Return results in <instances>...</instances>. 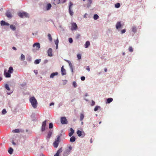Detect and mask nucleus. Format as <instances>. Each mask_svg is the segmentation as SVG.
Returning a JSON list of instances; mask_svg holds the SVG:
<instances>
[{"mask_svg": "<svg viewBox=\"0 0 156 156\" xmlns=\"http://www.w3.org/2000/svg\"><path fill=\"white\" fill-rule=\"evenodd\" d=\"M29 101L32 106L34 108H36L37 106V102L34 97H31L30 98Z\"/></svg>", "mask_w": 156, "mask_h": 156, "instance_id": "f257e3e1", "label": "nucleus"}, {"mask_svg": "<svg viewBox=\"0 0 156 156\" xmlns=\"http://www.w3.org/2000/svg\"><path fill=\"white\" fill-rule=\"evenodd\" d=\"M18 15L21 18L28 17V13L26 12H19L18 13Z\"/></svg>", "mask_w": 156, "mask_h": 156, "instance_id": "f03ea898", "label": "nucleus"}, {"mask_svg": "<svg viewBox=\"0 0 156 156\" xmlns=\"http://www.w3.org/2000/svg\"><path fill=\"white\" fill-rule=\"evenodd\" d=\"M59 143V136H58L57 139L53 143V145L55 147L57 148L58 147V144Z\"/></svg>", "mask_w": 156, "mask_h": 156, "instance_id": "7ed1b4c3", "label": "nucleus"}, {"mask_svg": "<svg viewBox=\"0 0 156 156\" xmlns=\"http://www.w3.org/2000/svg\"><path fill=\"white\" fill-rule=\"evenodd\" d=\"M73 5V3L70 2L69 5V12L70 15L71 16H73V12L71 10V8H72Z\"/></svg>", "mask_w": 156, "mask_h": 156, "instance_id": "20e7f679", "label": "nucleus"}, {"mask_svg": "<svg viewBox=\"0 0 156 156\" xmlns=\"http://www.w3.org/2000/svg\"><path fill=\"white\" fill-rule=\"evenodd\" d=\"M61 122L62 124H67L68 123L67 120L65 117H62L61 118Z\"/></svg>", "mask_w": 156, "mask_h": 156, "instance_id": "39448f33", "label": "nucleus"}, {"mask_svg": "<svg viewBox=\"0 0 156 156\" xmlns=\"http://www.w3.org/2000/svg\"><path fill=\"white\" fill-rule=\"evenodd\" d=\"M34 48H36V50H38L40 48V44L39 43H35L33 45Z\"/></svg>", "mask_w": 156, "mask_h": 156, "instance_id": "423d86ee", "label": "nucleus"}, {"mask_svg": "<svg viewBox=\"0 0 156 156\" xmlns=\"http://www.w3.org/2000/svg\"><path fill=\"white\" fill-rule=\"evenodd\" d=\"M77 29V26L76 23H72L71 29L72 30H76Z\"/></svg>", "mask_w": 156, "mask_h": 156, "instance_id": "0eeeda50", "label": "nucleus"}, {"mask_svg": "<svg viewBox=\"0 0 156 156\" xmlns=\"http://www.w3.org/2000/svg\"><path fill=\"white\" fill-rule=\"evenodd\" d=\"M76 133L79 136H82V137H83L85 136V134L84 132H83V134H82V132L81 131L78 130L77 131Z\"/></svg>", "mask_w": 156, "mask_h": 156, "instance_id": "6e6552de", "label": "nucleus"}, {"mask_svg": "<svg viewBox=\"0 0 156 156\" xmlns=\"http://www.w3.org/2000/svg\"><path fill=\"white\" fill-rule=\"evenodd\" d=\"M46 120H45L42 123L41 128V131H44L45 130V126H46Z\"/></svg>", "mask_w": 156, "mask_h": 156, "instance_id": "1a4fd4ad", "label": "nucleus"}, {"mask_svg": "<svg viewBox=\"0 0 156 156\" xmlns=\"http://www.w3.org/2000/svg\"><path fill=\"white\" fill-rule=\"evenodd\" d=\"M61 72L62 75H65L66 74V70L64 68L63 66H62L61 68Z\"/></svg>", "mask_w": 156, "mask_h": 156, "instance_id": "9d476101", "label": "nucleus"}, {"mask_svg": "<svg viewBox=\"0 0 156 156\" xmlns=\"http://www.w3.org/2000/svg\"><path fill=\"white\" fill-rule=\"evenodd\" d=\"M6 70H5L4 71V74L5 77H11L10 73H9L6 72Z\"/></svg>", "mask_w": 156, "mask_h": 156, "instance_id": "9b49d317", "label": "nucleus"}, {"mask_svg": "<svg viewBox=\"0 0 156 156\" xmlns=\"http://www.w3.org/2000/svg\"><path fill=\"white\" fill-rule=\"evenodd\" d=\"M52 49L49 48L48 51V55L49 56L51 57L52 56Z\"/></svg>", "mask_w": 156, "mask_h": 156, "instance_id": "f8f14e48", "label": "nucleus"}, {"mask_svg": "<svg viewBox=\"0 0 156 156\" xmlns=\"http://www.w3.org/2000/svg\"><path fill=\"white\" fill-rule=\"evenodd\" d=\"M122 26V25L121 24L120 22H117L116 25V27L117 29H118L119 28H120Z\"/></svg>", "mask_w": 156, "mask_h": 156, "instance_id": "ddd939ff", "label": "nucleus"}, {"mask_svg": "<svg viewBox=\"0 0 156 156\" xmlns=\"http://www.w3.org/2000/svg\"><path fill=\"white\" fill-rule=\"evenodd\" d=\"M66 62H68V63L69 64V66H70V69H71V72H73V65L71 62L68 60H66Z\"/></svg>", "mask_w": 156, "mask_h": 156, "instance_id": "4468645a", "label": "nucleus"}, {"mask_svg": "<svg viewBox=\"0 0 156 156\" xmlns=\"http://www.w3.org/2000/svg\"><path fill=\"white\" fill-rule=\"evenodd\" d=\"M87 6L89 8L90 6L92 3V0H87Z\"/></svg>", "mask_w": 156, "mask_h": 156, "instance_id": "2eb2a0df", "label": "nucleus"}, {"mask_svg": "<svg viewBox=\"0 0 156 156\" xmlns=\"http://www.w3.org/2000/svg\"><path fill=\"white\" fill-rule=\"evenodd\" d=\"M20 132H24V130H20L19 129H16L14 130H12V132L13 133H19Z\"/></svg>", "mask_w": 156, "mask_h": 156, "instance_id": "dca6fc26", "label": "nucleus"}, {"mask_svg": "<svg viewBox=\"0 0 156 156\" xmlns=\"http://www.w3.org/2000/svg\"><path fill=\"white\" fill-rule=\"evenodd\" d=\"M58 73L57 72L53 73H52L50 76V77L51 78H52L54 77V76H56L58 75Z\"/></svg>", "mask_w": 156, "mask_h": 156, "instance_id": "f3484780", "label": "nucleus"}, {"mask_svg": "<svg viewBox=\"0 0 156 156\" xmlns=\"http://www.w3.org/2000/svg\"><path fill=\"white\" fill-rule=\"evenodd\" d=\"M6 16L9 18H10L12 17V15L11 13L9 12H7L6 13Z\"/></svg>", "mask_w": 156, "mask_h": 156, "instance_id": "a211bd4d", "label": "nucleus"}, {"mask_svg": "<svg viewBox=\"0 0 156 156\" xmlns=\"http://www.w3.org/2000/svg\"><path fill=\"white\" fill-rule=\"evenodd\" d=\"M25 59V56L23 54H21L20 60L21 61H24Z\"/></svg>", "mask_w": 156, "mask_h": 156, "instance_id": "6ab92c4d", "label": "nucleus"}, {"mask_svg": "<svg viewBox=\"0 0 156 156\" xmlns=\"http://www.w3.org/2000/svg\"><path fill=\"white\" fill-rule=\"evenodd\" d=\"M136 30H137V29H136V27H135V26H133L132 27V30L133 32L134 33L136 32Z\"/></svg>", "mask_w": 156, "mask_h": 156, "instance_id": "aec40b11", "label": "nucleus"}, {"mask_svg": "<svg viewBox=\"0 0 156 156\" xmlns=\"http://www.w3.org/2000/svg\"><path fill=\"white\" fill-rule=\"evenodd\" d=\"M51 7V4L50 3H48L47 5L46 6V9L47 10H48L50 9Z\"/></svg>", "mask_w": 156, "mask_h": 156, "instance_id": "412c9836", "label": "nucleus"}, {"mask_svg": "<svg viewBox=\"0 0 156 156\" xmlns=\"http://www.w3.org/2000/svg\"><path fill=\"white\" fill-rule=\"evenodd\" d=\"M90 42L89 41H87L86 42L85 44V47L86 48H87L90 45Z\"/></svg>", "mask_w": 156, "mask_h": 156, "instance_id": "4be33fe9", "label": "nucleus"}, {"mask_svg": "<svg viewBox=\"0 0 156 156\" xmlns=\"http://www.w3.org/2000/svg\"><path fill=\"white\" fill-rule=\"evenodd\" d=\"M70 131L71 132L69 133V136H71L73 135L74 132V131L73 130V129L72 128L70 129Z\"/></svg>", "mask_w": 156, "mask_h": 156, "instance_id": "5701e85b", "label": "nucleus"}, {"mask_svg": "<svg viewBox=\"0 0 156 156\" xmlns=\"http://www.w3.org/2000/svg\"><path fill=\"white\" fill-rule=\"evenodd\" d=\"M113 101V99L112 98H109L107 99V102H106L107 103H109Z\"/></svg>", "mask_w": 156, "mask_h": 156, "instance_id": "b1692460", "label": "nucleus"}, {"mask_svg": "<svg viewBox=\"0 0 156 156\" xmlns=\"http://www.w3.org/2000/svg\"><path fill=\"white\" fill-rule=\"evenodd\" d=\"M10 28L13 30H15L16 29L15 26L13 25H11Z\"/></svg>", "mask_w": 156, "mask_h": 156, "instance_id": "393cba45", "label": "nucleus"}, {"mask_svg": "<svg viewBox=\"0 0 156 156\" xmlns=\"http://www.w3.org/2000/svg\"><path fill=\"white\" fill-rule=\"evenodd\" d=\"M75 138L74 136H72L70 138V141L71 142H73L75 141Z\"/></svg>", "mask_w": 156, "mask_h": 156, "instance_id": "a878e982", "label": "nucleus"}, {"mask_svg": "<svg viewBox=\"0 0 156 156\" xmlns=\"http://www.w3.org/2000/svg\"><path fill=\"white\" fill-rule=\"evenodd\" d=\"M13 71V69L12 67H10L8 71V72L10 74L12 73Z\"/></svg>", "mask_w": 156, "mask_h": 156, "instance_id": "bb28decb", "label": "nucleus"}, {"mask_svg": "<svg viewBox=\"0 0 156 156\" xmlns=\"http://www.w3.org/2000/svg\"><path fill=\"white\" fill-rule=\"evenodd\" d=\"M13 152V149H12V148L10 147L8 150L9 153V154H11Z\"/></svg>", "mask_w": 156, "mask_h": 156, "instance_id": "cd10ccee", "label": "nucleus"}, {"mask_svg": "<svg viewBox=\"0 0 156 156\" xmlns=\"http://www.w3.org/2000/svg\"><path fill=\"white\" fill-rule=\"evenodd\" d=\"M84 117V115L83 114L81 113L80 115V121H82Z\"/></svg>", "mask_w": 156, "mask_h": 156, "instance_id": "c85d7f7f", "label": "nucleus"}, {"mask_svg": "<svg viewBox=\"0 0 156 156\" xmlns=\"http://www.w3.org/2000/svg\"><path fill=\"white\" fill-rule=\"evenodd\" d=\"M41 61V59H36L34 63L35 64H39L40 62Z\"/></svg>", "mask_w": 156, "mask_h": 156, "instance_id": "c756f323", "label": "nucleus"}, {"mask_svg": "<svg viewBox=\"0 0 156 156\" xmlns=\"http://www.w3.org/2000/svg\"><path fill=\"white\" fill-rule=\"evenodd\" d=\"M99 18V16L97 14H95L94 16V19L96 20L98 19Z\"/></svg>", "mask_w": 156, "mask_h": 156, "instance_id": "7c9ffc66", "label": "nucleus"}, {"mask_svg": "<svg viewBox=\"0 0 156 156\" xmlns=\"http://www.w3.org/2000/svg\"><path fill=\"white\" fill-rule=\"evenodd\" d=\"M48 39H49V41H52V37H51V35L50 34H48Z\"/></svg>", "mask_w": 156, "mask_h": 156, "instance_id": "2f4dec72", "label": "nucleus"}, {"mask_svg": "<svg viewBox=\"0 0 156 156\" xmlns=\"http://www.w3.org/2000/svg\"><path fill=\"white\" fill-rule=\"evenodd\" d=\"M52 131H50L48 133L47 137L48 138H49L51 136V134H52Z\"/></svg>", "mask_w": 156, "mask_h": 156, "instance_id": "473e14b6", "label": "nucleus"}, {"mask_svg": "<svg viewBox=\"0 0 156 156\" xmlns=\"http://www.w3.org/2000/svg\"><path fill=\"white\" fill-rule=\"evenodd\" d=\"M120 4L118 3L115 5V7L116 8H119L120 7Z\"/></svg>", "mask_w": 156, "mask_h": 156, "instance_id": "72a5a7b5", "label": "nucleus"}, {"mask_svg": "<svg viewBox=\"0 0 156 156\" xmlns=\"http://www.w3.org/2000/svg\"><path fill=\"white\" fill-rule=\"evenodd\" d=\"M100 108H101L100 106H96L95 107V108H94V111H96Z\"/></svg>", "mask_w": 156, "mask_h": 156, "instance_id": "f704fd0d", "label": "nucleus"}, {"mask_svg": "<svg viewBox=\"0 0 156 156\" xmlns=\"http://www.w3.org/2000/svg\"><path fill=\"white\" fill-rule=\"evenodd\" d=\"M62 151V148H59L57 151V153H58L59 154H60L61 153Z\"/></svg>", "mask_w": 156, "mask_h": 156, "instance_id": "c9c22d12", "label": "nucleus"}, {"mask_svg": "<svg viewBox=\"0 0 156 156\" xmlns=\"http://www.w3.org/2000/svg\"><path fill=\"white\" fill-rule=\"evenodd\" d=\"M5 22L3 20L1 21V26L5 25Z\"/></svg>", "mask_w": 156, "mask_h": 156, "instance_id": "e433bc0d", "label": "nucleus"}, {"mask_svg": "<svg viewBox=\"0 0 156 156\" xmlns=\"http://www.w3.org/2000/svg\"><path fill=\"white\" fill-rule=\"evenodd\" d=\"M5 88L8 90H10V88L9 85L7 84H6L5 85Z\"/></svg>", "mask_w": 156, "mask_h": 156, "instance_id": "4c0bfd02", "label": "nucleus"}, {"mask_svg": "<svg viewBox=\"0 0 156 156\" xmlns=\"http://www.w3.org/2000/svg\"><path fill=\"white\" fill-rule=\"evenodd\" d=\"M54 3H55L57 4H58L60 2V0H54Z\"/></svg>", "mask_w": 156, "mask_h": 156, "instance_id": "58836bf2", "label": "nucleus"}, {"mask_svg": "<svg viewBox=\"0 0 156 156\" xmlns=\"http://www.w3.org/2000/svg\"><path fill=\"white\" fill-rule=\"evenodd\" d=\"M6 111L5 109H3L2 112V113L3 115H4L6 113Z\"/></svg>", "mask_w": 156, "mask_h": 156, "instance_id": "ea45409f", "label": "nucleus"}, {"mask_svg": "<svg viewBox=\"0 0 156 156\" xmlns=\"http://www.w3.org/2000/svg\"><path fill=\"white\" fill-rule=\"evenodd\" d=\"M53 127V125L52 123H50L49 124V128L50 129L52 128Z\"/></svg>", "mask_w": 156, "mask_h": 156, "instance_id": "a19ab883", "label": "nucleus"}, {"mask_svg": "<svg viewBox=\"0 0 156 156\" xmlns=\"http://www.w3.org/2000/svg\"><path fill=\"white\" fill-rule=\"evenodd\" d=\"M129 51L130 52H132L133 51V49L132 47H129Z\"/></svg>", "mask_w": 156, "mask_h": 156, "instance_id": "79ce46f5", "label": "nucleus"}, {"mask_svg": "<svg viewBox=\"0 0 156 156\" xmlns=\"http://www.w3.org/2000/svg\"><path fill=\"white\" fill-rule=\"evenodd\" d=\"M73 85L74 87H76L77 86V84L76 82H73Z\"/></svg>", "mask_w": 156, "mask_h": 156, "instance_id": "37998d69", "label": "nucleus"}, {"mask_svg": "<svg viewBox=\"0 0 156 156\" xmlns=\"http://www.w3.org/2000/svg\"><path fill=\"white\" fill-rule=\"evenodd\" d=\"M69 41L70 43H71L73 42V39L71 38H70L69 39Z\"/></svg>", "mask_w": 156, "mask_h": 156, "instance_id": "c03bdc74", "label": "nucleus"}, {"mask_svg": "<svg viewBox=\"0 0 156 156\" xmlns=\"http://www.w3.org/2000/svg\"><path fill=\"white\" fill-rule=\"evenodd\" d=\"M77 57L78 59H80L81 58V55L80 54H78L77 55Z\"/></svg>", "mask_w": 156, "mask_h": 156, "instance_id": "a18cd8bd", "label": "nucleus"}, {"mask_svg": "<svg viewBox=\"0 0 156 156\" xmlns=\"http://www.w3.org/2000/svg\"><path fill=\"white\" fill-rule=\"evenodd\" d=\"M125 32H126V29H125L122 30L121 31V33L122 34L124 33Z\"/></svg>", "mask_w": 156, "mask_h": 156, "instance_id": "49530a36", "label": "nucleus"}, {"mask_svg": "<svg viewBox=\"0 0 156 156\" xmlns=\"http://www.w3.org/2000/svg\"><path fill=\"white\" fill-rule=\"evenodd\" d=\"M55 44L56 45L58 44V39H57L55 41Z\"/></svg>", "mask_w": 156, "mask_h": 156, "instance_id": "de8ad7c7", "label": "nucleus"}, {"mask_svg": "<svg viewBox=\"0 0 156 156\" xmlns=\"http://www.w3.org/2000/svg\"><path fill=\"white\" fill-rule=\"evenodd\" d=\"M85 78L84 76H82L81 77V79L83 81L85 80Z\"/></svg>", "mask_w": 156, "mask_h": 156, "instance_id": "09e8293b", "label": "nucleus"}, {"mask_svg": "<svg viewBox=\"0 0 156 156\" xmlns=\"http://www.w3.org/2000/svg\"><path fill=\"white\" fill-rule=\"evenodd\" d=\"M94 105H95V102L94 101L92 100V102H91V106H93Z\"/></svg>", "mask_w": 156, "mask_h": 156, "instance_id": "8fccbe9b", "label": "nucleus"}, {"mask_svg": "<svg viewBox=\"0 0 156 156\" xmlns=\"http://www.w3.org/2000/svg\"><path fill=\"white\" fill-rule=\"evenodd\" d=\"M80 34H77V35H76V38L78 39L79 38H80Z\"/></svg>", "mask_w": 156, "mask_h": 156, "instance_id": "3c124183", "label": "nucleus"}, {"mask_svg": "<svg viewBox=\"0 0 156 156\" xmlns=\"http://www.w3.org/2000/svg\"><path fill=\"white\" fill-rule=\"evenodd\" d=\"M86 69L88 71H90V69L89 66H87Z\"/></svg>", "mask_w": 156, "mask_h": 156, "instance_id": "603ef678", "label": "nucleus"}, {"mask_svg": "<svg viewBox=\"0 0 156 156\" xmlns=\"http://www.w3.org/2000/svg\"><path fill=\"white\" fill-rule=\"evenodd\" d=\"M59 154L58 153H56V154H55L54 156H59Z\"/></svg>", "mask_w": 156, "mask_h": 156, "instance_id": "864d4df0", "label": "nucleus"}, {"mask_svg": "<svg viewBox=\"0 0 156 156\" xmlns=\"http://www.w3.org/2000/svg\"><path fill=\"white\" fill-rule=\"evenodd\" d=\"M72 147L71 146L69 147V151H71V150H72Z\"/></svg>", "mask_w": 156, "mask_h": 156, "instance_id": "5fc2aeb1", "label": "nucleus"}, {"mask_svg": "<svg viewBox=\"0 0 156 156\" xmlns=\"http://www.w3.org/2000/svg\"><path fill=\"white\" fill-rule=\"evenodd\" d=\"M54 103H53V102H52L50 104V106H51V105H54Z\"/></svg>", "mask_w": 156, "mask_h": 156, "instance_id": "6e6d98bb", "label": "nucleus"}, {"mask_svg": "<svg viewBox=\"0 0 156 156\" xmlns=\"http://www.w3.org/2000/svg\"><path fill=\"white\" fill-rule=\"evenodd\" d=\"M34 72L36 74H37L38 73L37 71V70H34Z\"/></svg>", "mask_w": 156, "mask_h": 156, "instance_id": "4d7b16f0", "label": "nucleus"}, {"mask_svg": "<svg viewBox=\"0 0 156 156\" xmlns=\"http://www.w3.org/2000/svg\"><path fill=\"white\" fill-rule=\"evenodd\" d=\"M12 48L14 49V50H16V47H13Z\"/></svg>", "mask_w": 156, "mask_h": 156, "instance_id": "13d9d810", "label": "nucleus"}, {"mask_svg": "<svg viewBox=\"0 0 156 156\" xmlns=\"http://www.w3.org/2000/svg\"><path fill=\"white\" fill-rule=\"evenodd\" d=\"M9 24L7 23H5V25H6V26H9Z\"/></svg>", "mask_w": 156, "mask_h": 156, "instance_id": "bf43d9fd", "label": "nucleus"}, {"mask_svg": "<svg viewBox=\"0 0 156 156\" xmlns=\"http://www.w3.org/2000/svg\"><path fill=\"white\" fill-rule=\"evenodd\" d=\"M63 0V2H62L63 3L65 2H66V0Z\"/></svg>", "mask_w": 156, "mask_h": 156, "instance_id": "052dcab7", "label": "nucleus"}, {"mask_svg": "<svg viewBox=\"0 0 156 156\" xmlns=\"http://www.w3.org/2000/svg\"><path fill=\"white\" fill-rule=\"evenodd\" d=\"M104 70L105 72H106L107 71V69L106 68Z\"/></svg>", "mask_w": 156, "mask_h": 156, "instance_id": "680f3d73", "label": "nucleus"}, {"mask_svg": "<svg viewBox=\"0 0 156 156\" xmlns=\"http://www.w3.org/2000/svg\"><path fill=\"white\" fill-rule=\"evenodd\" d=\"M58 44L56 45V49H57L58 48Z\"/></svg>", "mask_w": 156, "mask_h": 156, "instance_id": "e2e57ef3", "label": "nucleus"}, {"mask_svg": "<svg viewBox=\"0 0 156 156\" xmlns=\"http://www.w3.org/2000/svg\"><path fill=\"white\" fill-rule=\"evenodd\" d=\"M12 144L14 145H16V143H14L13 141L12 142Z\"/></svg>", "mask_w": 156, "mask_h": 156, "instance_id": "0e129e2a", "label": "nucleus"}, {"mask_svg": "<svg viewBox=\"0 0 156 156\" xmlns=\"http://www.w3.org/2000/svg\"><path fill=\"white\" fill-rule=\"evenodd\" d=\"M90 143H92V139H91L90 140Z\"/></svg>", "mask_w": 156, "mask_h": 156, "instance_id": "69168bd1", "label": "nucleus"}, {"mask_svg": "<svg viewBox=\"0 0 156 156\" xmlns=\"http://www.w3.org/2000/svg\"><path fill=\"white\" fill-rule=\"evenodd\" d=\"M95 126V125H94V124H93V128H94Z\"/></svg>", "mask_w": 156, "mask_h": 156, "instance_id": "338daca9", "label": "nucleus"}, {"mask_svg": "<svg viewBox=\"0 0 156 156\" xmlns=\"http://www.w3.org/2000/svg\"><path fill=\"white\" fill-rule=\"evenodd\" d=\"M12 93V92H11V93H7V94H9H9H10Z\"/></svg>", "mask_w": 156, "mask_h": 156, "instance_id": "774afa93", "label": "nucleus"}]
</instances>
